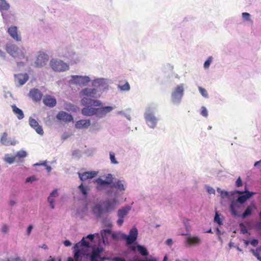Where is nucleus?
<instances>
[{"label": "nucleus", "mask_w": 261, "mask_h": 261, "mask_svg": "<svg viewBox=\"0 0 261 261\" xmlns=\"http://www.w3.org/2000/svg\"><path fill=\"white\" fill-rule=\"evenodd\" d=\"M145 119L149 127L154 128L156 126L157 119L151 112H146L145 114Z\"/></svg>", "instance_id": "nucleus-4"}, {"label": "nucleus", "mask_w": 261, "mask_h": 261, "mask_svg": "<svg viewBox=\"0 0 261 261\" xmlns=\"http://www.w3.org/2000/svg\"><path fill=\"white\" fill-rule=\"evenodd\" d=\"M11 107L13 113L16 115L17 118L19 120L23 119L24 117V114L22 111L17 108L15 105H12Z\"/></svg>", "instance_id": "nucleus-27"}, {"label": "nucleus", "mask_w": 261, "mask_h": 261, "mask_svg": "<svg viewBox=\"0 0 261 261\" xmlns=\"http://www.w3.org/2000/svg\"><path fill=\"white\" fill-rule=\"evenodd\" d=\"M47 55L44 53H40L36 59L35 64L36 66L41 67L45 65L48 61Z\"/></svg>", "instance_id": "nucleus-5"}, {"label": "nucleus", "mask_w": 261, "mask_h": 261, "mask_svg": "<svg viewBox=\"0 0 261 261\" xmlns=\"http://www.w3.org/2000/svg\"><path fill=\"white\" fill-rule=\"evenodd\" d=\"M250 243L253 246H256L258 243V241L256 239H253L251 241H250Z\"/></svg>", "instance_id": "nucleus-53"}, {"label": "nucleus", "mask_w": 261, "mask_h": 261, "mask_svg": "<svg viewBox=\"0 0 261 261\" xmlns=\"http://www.w3.org/2000/svg\"><path fill=\"white\" fill-rule=\"evenodd\" d=\"M16 156H9L8 154L5 156V158L4 159V160L9 163V164H12L14 162L15 160Z\"/></svg>", "instance_id": "nucleus-41"}, {"label": "nucleus", "mask_w": 261, "mask_h": 261, "mask_svg": "<svg viewBox=\"0 0 261 261\" xmlns=\"http://www.w3.org/2000/svg\"><path fill=\"white\" fill-rule=\"evenodd\" d=\"M15 82L21 86L24 84L29 79V76L27 73H19L15 75Z\"/></svg>", "instance_id": "nucleus-13"}, {"label": "nucleus", "mask_w": 261, "mask_h": 261, "mask_svg": "<svg viewBox=\"0 0 261 261\" xmlns=\"http://www.w3.org/2000/svg\"><path fill=\"white\" fill-rule=\"evenodd\" d=\"M137 250L142 255L147 256L148 255V252L146 248L144 246L138 245L137 246Z\"/></svg>", "instance_id": "nucleus-33"}, {"label": "nucleus", "mask_w": 261, "mask_h": 261, "mask_svg": "<svg viewBox=\"0 0 261 261\" xmlns=\"http://www.w3.org/2000/svg\"><path fill=\"white\" fill-rule=\"evenodd\" d=\"M166 244L168 245H171L172 244V240L171 239H168L166 241Z\"/></svg>", "instance_id": "nucleus-59"}, {"label": "nucleus", "mask_w": 261, "mask_h": 261, "mask_svg": "<svg viewBox=\"0 0 261 261\" xmlns=\"http://www.w3.org/2000/svg\"><path fill=\"white\" fill-rule=\"evenodd\" d=\"M58 120L64 122H70L73 120V117L70 114L64 111H60L57 115Z\"/></svg>", "instance_id": "nucleus-15"}, {"label": "nucleus", "mask_w": 261, "mask_h": 261, "mask_svg": "<svg viewBox=\"0 0 261 261\" xmlns=\"http://www.w3.org/2000/svg\"><path fill=\"white\" fill-rule=\"evenodd\" d=\"M72 77L73 80L75 81V82L79 85H85L86 84L89 83L90 81L89 77L87 76H83L75 75L73 76Z\"/></svg>", "instance_id": "nucleus-19"}, {"label": "nucleus", "mask_w": 261, "mask_h": 261, "mask_svg": "<svg viewBox=\"0 0 261 261\" xmlns=\"http://www.w3.org/2000/svg\"><path fill=\"white\" fill-rule=\"evenodd\" d=\"M16 202L14 200H10V202H9V204L11 206H13L14 205H15L16 204Z\"/></svg>", "instance_id": "nucleus-60"}, {"label": "nucleus", "mask_w": 261, "mask_h": 261, "mask_svg": "<svg viewBox=\"0 0 261 261\" xmlns=\"http://www.w3.org/2000/svg\"><path fill=\"white\" fill-rule=\"evenodd\" d=\"M27 153L25 151L20 150L16 153L15 156L19 158H24L27 156Z\"/></svg>", "instance_id": "nucleus-42"}, {"label": "nucleus", "mask_w": 261, "mask_h": 261, "mask_svg": "<svg viewBox=\"0 0 261 261\" xmlns=\"http://www.w3.org/2000/svg\"><path fill=\"white\" fill-rule=\"evenodd\" d=\"M184 94V87L183 84H180L177 86L174 92L172 94V96L174 98H176L178 96L181 97Z\"/></svg>", "instance_id": "nucleus-23"}, {"label": "nucleus", "mask_w": 261, "mask_h": 261, "mask_svg": "<svg viewBox=\"0 0 261 261\" xmlns=\"http://www.w3.org/2000/svg\"><path fill=\"white\" fill-rule=\"evenodd\" d=\"M123 221L124 220L123 218H119L117 221V223L119 226H121L122 225Z\"/></svg>", "instance_id": "nucleus-54"}, {"label": "nucleus", "mask_w": 261, "mask_h": 261, "mask_svg": "<svg viewBox=\"0 0 261 261\" xmlns=\"http://www.w3.org/2000/svg\"><path fill=\"white\" fill-rule=\"evenodd\" d=\"M253 210L250 206H248L245 210V212L242 215V218H245L248 216H250L252 214Z\"/></svg>", "instance_id": "nucleus-36"}, {"label": "nucleus", "mask_w": 261, "mask_h": 261, "mask_svg": "<svg viewBox=\"0 0 261 261\" xmlns=\"http://www.w3.org/2000/svg\"><path fill=\"white\" fill-rule=\"evenodd\" d=\"M46 166V170H47V171L48 172H50L51 171V169L50 166H47V165Z\"/></svg>", "instance_id": "nucleus-63"}, {"label": "nucleus", "mask_w": 261, "mask_h": 261, "mask_svg": "<svg viewBox=\"0 0 261 261\" xmlns=\"http://www.w3.org/2000/svg\"><path fill=\"white\" fill-rule=\"evenodd\" d=\"M95 181L97 184L98 189H99L102 185H109L113 183L112 175L111 174H108L107 175L106 180H103L99 177L96 179Z\"/></svg>", "instance_id": "nucleus-10"}, {"label": "nucleus", "mask_w": 261, "mask_h": 261, "mask_svg": "<svg viewBox=\"0 0 261 261\" xmlns=\"http://www.w3.org/2000/svg\"><path fill=\"white\" fill-rule=\"evenodd\" d=\"M246 194L239 196L236 200L240 203H244L249 198L254 195V193L245 191Z\"/></svg>", "instance_id": "nucleus-25"}, {"label": "nucleus", "mask_w": 261, "mask_h": 261, "mask_svg": "<svg viewBox=\"0 0 261 261\" xmlns=\"http://www.w3.org/2000/svg\"><path fill=\"white\" fill-rule=\"evenodd\" d=\"M236 186L238 187H241V186H242V180H241L240 177H239L237 179L236 182Z\"/></svg>", "instance_id": "nucleus-50"}, {"label": "nucleus", "mask_w": 261, "mask_h": 261, "mask_svg": "<svg viewBox=\"0 0 261 261\" xmlns=\"http://www.w3.org/2000/svg\"><path fill=\"white\" fill-rule=\"evenodd\" d=\"M199 90L201 94L204 96V97H207L208 94L205 89H203V88L199 87Z\"/></svg>", "instance_id": "nucleus-44"}, {"label": "nucleus", "mask_w": 261, "mask_h": 261, "mask_svg": "<svg viewBox=\"0 0 261 261\" xmlns=\"http://www.w3.org/2000/svg\"><path fill=\"white\" fill-rule=\"evenodd\" d=\"M89 242H88V241H85V238H83L81 241L78 243H76L75 245H74V248H78L80 246H84V247H89Z\"/></svg>", "instance_id": "nucleus-34"}, {"label": "nucleus", "mask_w": 261, "mask_h": 261, "mask_svg": "<svg viewBox=\"0 0 261 261\" xmlns=\"http://www.w3.org/2000/svg\"><path fill=\"white\" fill-rule=\"evenodd\" d=\"M112 203L110 201H108L106 202L105 204V212H108L112 210H113Z\"/></svg>", "instance_id": "nucleus-39"}, {"label": "nucleus", "mask_w": 261, "mask_h": 261, "mask_svg": "<svg viewBox=\"0 0 261 261\" xmlns=\"http://www.w3.org/2000/svg\"><path fill=\"white\" fill-rule=\"evenodd\" d=\"M8 134L6 132L4 133L2 135V136L1 139V142L3 145L6 146H10V145H15L16 144V141L15 140L13 141H9L7 139Z\"/></svg>", "instance_id": "nucleus-22"}, {"label": "nucleus", "mask_w": 261, "mask_h": 261, "mask_svg": "<svg viewBox=\"0 0 261 261\" xmlns=\"http://www.w3.org/2000/svg\"><path fill=\"white\" fill-rule=\"evenodd\" d=\"M200 114L204 117H207L208 115V113L207 109L205 107H202L201 109Z\"/></svg>", "instance_id": "nucleus-48"}, {"label": "nucleus", "mask_w": 261, "mask_h": 261, "mask_svg": "<svg viewBox=\"0 0 261 261\" xmlns=\"http://www.w3.org/2000/svg\"><path fill=\"white\" fill-rule=\"evenodd\" d=\"M124 184V180H118L116 182L114 183L113 185H112L111 186V187L115 188L120 191H124L125 188Z\"/></svg>", "instance_id": "nucleus-28"}, {"label": "nucleus", "mask_w": 261, "mask_h": 261, "mask_svg": "<svg viewBox=\"0 0 261 261\" xmlns=\"http://www.w3.org/2000/svg\"><path fill=\"white\" fill-rule=\"evenodd\" d=\"M119 89L123 91H128L130 89V86L128 82H126L124 85L119 84L118 85Z\"/></svg>", "instance_id": "nucleus-38"}, {"label": "nucleus", "mask_w": 261, "mask_h": 261, "mask_svg": "<svg viewBox=\"0 0 261 261\" xmlns=\"http://www.w3.org/2000/svg\"><path fill=\"white\" fill-rule=\"evenodd\" d=\"M240 207V204H239V202L237 201H232L231 202L230 205V210L231 212V213L234 216H239V214L237 212V210L239 209Z\"/></svg>", "instance_id": "nucleus-24"}, {"label": "nucleus", "mask_w": 261, "mask_h": 261, "mask_svg": "<svg viewBox=\"0 0 261 261\" xmlns=\"http://www.w3.org/2000/svg\"><path fill=\"white\" fill-rule=\"evenodd\" d=\"M6 50L11 56L20 59L25 58L23 50L20 49L16 45L13 43H7L6 46Z\"/></svg>", "instance_id": "nucleus-1"}, {"label": "nucleus", "mask_w": 261, "mask_h": 261, "mask_svg": "<svg viewBox=\"0 0 261 261\" xmlns=\"http://www.w3.org/2000/svg\"><path fill=\"white\" fill-rule=\"evenodd\" d=\"M64 244L65 246L68 247L71 245V242L68 240H66L64 242Z\"/></svg>", "instance_id": "nucleus-57"}, {"label": "nucleus", "mask_w": 261, "mask_h": 261, "mask_svg": "<svg viewBox=\"0 0 261 261\" xmlns=\"http://www.w3.org/2000/svg\"><path fill=\"white\" fill-rule=\"evenodd\" d=\"M250 251L252 253L253 255L257 258L258 260H259L261 259V246L257 247L255 250L251 249Z\"/></svg>", "instance_id": "nucleus-31"}, {"label": "nucleus", "mask_w": 261, "mask_h": 261, "mask_svg": "<svg viewBox=\"0 0 261 261\" xmlns=\"http://www.w3.org/2000/svg\"><path fill=\"white\" fill-rule=\"evenodd\" d=\"M110 158L111 160V163L113 164H118V162L117 161V160L115 159V154L113 152H110Z\"/></svg>", "instance_id": "nucleus-43"}, {"label": "nucleus", "mask_w": 261, "mask_h": 261, "mask_svg": "<svg viewBox=\"0 0 261 261\" xmlns=\"http://www.w3.org/2000/svg\"><path fill=\"white\" fill-rule=\"evenodd\" d=\"M83 253L80 250H77L75 251L74 258L76 261H81L82 259Z\"/></svg>", "instance_id": "nucleus-35"}, {"label": "nucleus", "mask_w": 261, "mask_h": 261, "mask_svg": "<svg viewBox=\"0 0 261 261\" xmlns=\"http://www.w3.org/2000/svg\"><path fill=\"white\" fill-rule=\"evenodd\" d=\"M9 230V227L6 224H4L3 227H2V231L4 233H6Z\"/></svg>", "instance_id": "nucleus-52"}, {"label": "nucleus", "mask_w": 261, "mask_h": 261, "mask_svg": "<svg viewBox=\"0 0 261 261\" xmlns=\"http://www.w3.org/2000/svg\"><path fill=\"white\" fill-rule=\"evenodd\" d=\"M212 61V57H210L204 63V67L205 68H208L210 66V64Z\"/></svg>", "instance_id": "nucleus-45"}, {"label": "nucleus", "mask_w": 261, "mask_h": 261, "mask_svg": "<svg viewBox=\"0 0 261 261\" xmlns=\"http://www.w3.org/2000/svg\"><path fill=\"white\" fill-rule=\"evenodd\" d=\"M93 213L96 215L97 218L100 217L103 213H105V210L102 208L100 204L96 205L92 209Z\"/></svg>", "instance_id": "nucleus-26"}, {"label": "nucleus", "mask_w": 261, "mask_h": 261, "mask_svg": "<svg viewBox=\"0 0 261 261\" xmlns=\"http://www.w3.org/2000/svg\"><path fill=\"white\" fill-rule=\"evenodd\" d=\"M29 124L30 126L35 129L36 132L39 135L43 134V129L40 126L37 120L32 118H30L29 119Z\"/></svg>", "instance_id": "nucleus-11"}, {"label": "nucleus", "mask_w": 261, "mask_h": 261, "mask_svg": "<svg viewBox=\"0 0 261 261\" xmlns=\"http://www.w3.org/2000/svg\"><path fill=\"white\" fill-rule=\"evenodd\" d=\"M214 221L219 225L222 224V222L221 221L220 216L219 215L218 212H216L215 216L214 218Z\"/></svg>", "instance_id": "nucleus-47"}, {"label": "nucleus", "mask_w": 261, "mask_h": 261, "mask_svg": "<svg viewBox=\"0 0 261 261\" xmlns=\"http://www.w3.org/2000/svg\"><path fill=\"white\" fill-rule=\"evenodd\" d=\"M9 8L10 6L9 4L7 3L5 0H0V10L7 11Z\"/></svg>", "instance_id": "nucleus-32"}, {"label": "nucleus", "mask_w": 261, "mask_h": 261, "mask_svg": "<svg viewBox=\"0 0 261 261\" xmlns=\"http://www.w3.org/2000/svg\"><path fill=\"white\" fill-rule=\"evenodd\" d=\"M113 109L112 107L107 106L96 108V116L99 117L105 116L107 113L112 111Z\"/></svg>", "instance_id": "nucleus-14"}, {"label": "nucleus", "mask_w": 261, "mask_h": 261, "mask_svg": "<svg viewBox=\"0 0 261 261\" xmlns=\"http://www.w3.org/2000/svg\"><path fill=\"white\" fill-rule=\"evenodd\" d=\"M43 102L45 106L53 108L56 106L57 101L54 97L49 95H46L43 99Z\"/></svg>", "instance_id": "nucleus-9"}, {"label": "nucleus", "mask_w": 261, "mask_h": 261, "mask_svg": "<svg viewBox=\"0 0 261 261\" xmlns=\"http://www.w3.org/2000/svg\"><path fill=\"white\" fill-rule=\"evenodd\" d=\"M59 194L57 189H55L50 193L49 196L47 198L48 202L49 203L50 206L52 209L55 208L54 202L55 198L57 197Z\"/></svg>", "instance_id": "nucleus-21"}, {"label": "nucleus", "mask_w": 261, "mask_h": 261, "mask_svg": "<svg viewBox=\"0 0 261 261\" xmlns=\"http://www.w3.org/2000/svg\"><path fill=\"white\" fill-rule=\"evenodd\" d=\"M112 231L110 229H103L101 231V235L103 239V243L105 242V239L107 238V234H110Z\"/></svg>", "instance_id": "nucleus-37"}, {"label": "nucleus", "mask_w": 261, "mask_h": 261, "mask_svg": "<svg viewBox=\"0 0 261 261\" xmlns=\"http://www.w3.org/2000/svg\"><path fill=\"white\" fill-rule=\"evenodd\" d=\"M79 188L80 189L81 192L83 195L85 196L87 195V189L85 187H84L83 184H81L79 186Z\"/></svg>", "instance_id": "nucleus-46"}, {"label": "nucleus", "mask_w": 261, "mask_h": 261, "mask_svg": "<svg viewBox=\"0 0 261 261\" xmlns=\"http://www.w3.org/2000/svg\"><path fill=\"white\" fill-rule=\"evenodd\" d=\"M33 229V226L30 225L28 226V229H27V232H28V234L29 235L32 231Z\"/></svg>", "instance_id": "nucleus-56"}, {"label": "nucleus", "mask_w": 261, "mask_h": 261, "mask_svg": "<svg viewBox=\"0 0 261 261\" xmlns=\"http://www.w3.org/2000/svg\"><path fill=\"white\" fill-rule=\"evenodd\" d=\"M207 192L210 194H215V190L213 188L208 187V188H207Z\"/></svg>", "instance_id": "nucleus-55"}, {"label": "nucleus", "mask_w": 261, "mask_h": 261, "mask_svg": "<svg viewBox=\"0 0 261 261\" xmlns=\"http://www.w3.org/2000/svg\"><path fill=\"white\" fill-rule=\"evenodd\" d=\"M87 238L89 239L91 241H92L94 239V235L93 234H89L87 236Z\"/></svg>", "instance_id": "nucleus-58"}, {"label": "nucleus", "mask_w": 261, "mask_h": 261, "mask_svg": "<svg viewBox=\"0 0 261 261\" xmlns=\"http://www.w3.org/2000/svg\"><path fill=\"white\" fill-rule=\"evenodd\" d=\"M67 261H76V260L74 259V258L73 259V258L70 257H68Z\"/></svg>", "instance_id": "nucleus-64"}, {"label": "nucleus", "mask_w": 261, "mask_h": 261, "mask_svg": "<svg viewBox=\"0 0 261 261\" xmlns=\"http://www.w3.org/2000/svg\"><path fill=\"white\" fill-rule=\"evenodd\" d=\"M29 96L35 101H39L42 97V93L36 88L31 89L29 92Z\"/></svg>", "instance_id": "nucleus-7"}, {"label": "nucleus", "mask_w": 261, "mask_h": 261, "mask_svg": "<svg viewBox=\"0 0 261 261\" xmlns=\"http://www.w3.org/2000/svg\"><path fill=\"white\" fill-rule=\"evenodd\" d=\"M97 93V90L95 88H85L80 92L81 96H86V98H94Z\"/></svg>", "instance_id": "nucleus-8"}, {"label": "nucleus", "mask_w": 261, "mask_h": 261, "mask_svg": "<svg viewBox=\"0 0 261 261\" xmlns=\"http://www.w3.org/2000/svg\"><path fill=\"white\" fill-rule=\"evenodd\" d=\"M116 260L118 261H125V260L123 258H121L120 257H117L116 258Z\"/></svg>", "instance_id": "nucleus-62"}, {"label": "nucleus", "mask_w": 261, "mask_h": 261, "mask_svg": "<svg viewBox=\"0 0 261 261\" xmlns=\"http://www.w3.org/2000/svg\"><path fill=\"white\" fill-rule=\"evenodd\" d=\"M201 242V239L198 236H189L187 237L186 240V244L190 246L200 244Z\"/></svg>", "instance_id": "nucleus-12"}, {"label": "nucleus", "mask_w": 261, "mask_h": 261, "mask_svg": "<svg viewBox=\"0 0 261 261\" xmlns=\"http://www.w3.org/2000/svg\"><path fill=\"white\" fill-rule=\"evenodd\" d=\"M130 210V208L128 207H124L121 209H120L118 211V216L119 218H124L125 216H126L128 211Z\"/></svg>", "instance_id": "nucleus-30"}, {"label": "nucleus", "mask_w": 261, "mask_h": 261, "mask_svg": "<svg viewBox=\"0 0 261 261\" xmlns=\"http://www.w3.org/2000/svg\"><path fill=\"white\" fill-rule=\"evenodd\" d=\"M96 171H87L83 173H79V176L81 180L84 181L88 179H91L95 177L97 174Z\"/></svg>", "instance_id": "nucleus-16"}, {"label": "nucleus", "mask_w": 261, "mask_h": 261, "mask_svg": "<svg viewBox=\"0 0 261 261\" xmlns=\"http://www.w3.org/2000/svg\"><path fill=\"white\" fill-rule=\"evenodd\" d=\"M82 114L86 116H96V108H92L89 106L86 107L82 109Z\"/></svg>", "instance_id": "nucleus-17"}, {"label": "nucleus", "mask_w": 261, "mask_h": 261, "mask_svg": "<svg viewBox=\"0 0 261 261\" xmlns=\"http://www.w3.org/2000/svg\"><path fill=\"white\" fill-rule=\"evenodd\" d=\"M90 124V120L82 119L77 121L75 124V126L77 129H83L88 128Z\"/></svg>", "instance_id": "nucleus-18"}, {"label": "nucleus", "mask_w": 261, "mask_h": 261, "mask_svg": "<svg viewBox=\"0 0 261 261\" xmlns=\"http://www.w3.org/2000/svg\"><path fill=\"white\" fill-rule=\"evenodd\" d=\"M112 237L114 239H117V235L115 233H113L112 234Z\"/></svg>", "instance_id": "nucleus-61"}, {"label": "nucleus", "mask_w": 261, "mask_h": 261, "mask_svg": "<svg viewBox=\"0 0 261 261\" xmlns=\"http://www.w3.org/2000/svg\"><path fill=\"white\" fill-rule=\"evenodd\" d=\"M50 65L54 71L61 72L69 69V65L61 60H52Z\"/></svg>", "instance_id": "nucleus-2"}, {"label": "nucleus", "mask_w": 261, "mask_h": 261, "mask_svg": "<svg viewBox=\"0 0 261 261\" xmlns=\"http://www.w3.org/2000/svg\"><path fill=\"white\" fill-rule=\"evenodd\" d=\"M8 33L9 35L17 41H20L21 37L20 33L18 31V29L16 26H11L8 29Z\"/></svg>", "instance_id": "nucleus-6"}, {"label": "nucleus", "mask_w": 261, "mask_h": 261, "mask_svg": "<svg viewBox=\"0 0 261 261\" xmlns=\"http://www.w3.org/2000/svg\"><path fill=\"white\" fill-rule=\"evenodd\" d=\"M250 14L247 12H243L242 13V17L246 20H250Z\"/></svg>", "instance_id": "nucleus-49"}, {"label": "nucleus", "mask_w": 261, "mask_h": 261, "mask_svg": "<svg viewBox=\"0 0 261 261\" xmlns=\"http://www.w3.org/2000/svg\"><path fill=\"white\" fill-rule=\"evenodd\" d=\"M82 102L84 105H90L94 106H100L101 105V102L100 100H93L86 97L82 98Z\"/></svg>", "instance_id": "nucleus-20"}, {"label": "nucleus", "mask_w": 261, "mask_h": 261, "mask_svg": "<svg viewBox=\"0 0 261 261\" xmlns=\"http://www.w3.org/2000/svg\"><path fill=\"white\" fill-rule=\"evenodd\" d=\"M138 230L136 227H133L130 229L129 234L123 235V239L126 241V245H128L134 243L137 239Z\"/></svg>", "instance_id": "nucleus-3"}, {"label": "nucleus", "mask_w": 261, "mask_h": 261, "mask_svg": "<svg viewBox=\"0 0 261 261\" xmlns=\"http://www.w3.org/2000/svg\"><path fill=\"white\" fill-rule=\"evenodd\" d=\"M36 180V178L34 176H30L28 177L26 180V182H33L34 181Z\"/></svg>", "instance_id": "nucleus-51"}, {"label": "nucleus", "mask_w": 261, "mask_h": 261, "mask_svg": "<svg viewBox=\"0 0 261 261\" xmlns=\"http://www.w3.org/2000/svg\"><path fill=\"white\" fill-rule=\"evenodd\" d=\"M217 191L220 194L222 198H224L228 196V193L227 191L221 190L220 188H218Z\"/></svg>", "instance_id": "nucleus-40"}, {"label": "nucleus", "mask_w": 261, "mask_h": 261, "mask_svg": "<svg viewBox=\"0 0 261 261\" xmlns=\"http://www.w3.org/2000/svg\"><path fill=\"white\" fill-rule=\"evenodd\" d=\"M101 250L99 248L94 249L92 250L91 255V261H96L100 257Z\"/></svg>", "instance_id": "nucleus-29"}]
</instances>
